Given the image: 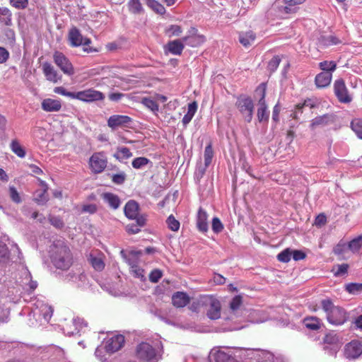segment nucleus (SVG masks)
<instances>
[{
    "label": "nucleus",
    "mask_w": 362,
    "mask_h": 362,
    "mask_svg": "<svg viewBox=\"0 0 362 362\" xmlns=\"http://www.w3.org/2000/svg\"><path fill=\"white\" fill-rule=\"evenodd\" d=\"M49 257L53 265L61 270L68 269L73 263V256L69 247L61 240L50 246Z\"/></svg>",
    "instance_id": "obj_1"
},
{
    "label": "nucleus",
    "mask_w": 362,
    "mask_h": 362,
    "mask_svg": "<svg viewBox=\"0 0 362 362\" xmlns=\"http://www.w3.org/2000/svg\"><path fill=\"white\" fill-rule=\"evenodd\" d=\"M54 92L71 99H77L86 103L100 101L105 98V95L102 92L93 88L78 92H70L67 91L64 88L59 86L54 88Z\"/></svg>",
    "instance_id": "obj_2"
},
{
    "label": "nucleus",
    "mask_w": 362,
    "mask_h": 362,
    "mask_svg": "<svg viewBox=\"0 0 362 362\" xmlns=\"http://www.w3.org/2000/svg\"><path fill=\"white\" fill-rule=\"evenodd\" d=\"M321 304L330 324L341 325L347 321L349 316L345 310L341 307L335 306L329 299L322 300Z\"/></svg>",
    "instance_id": "obj_3"
},
{
    "label": "nucleus",
    "mask_w": 362,
    "mask_h": 362,
    "mask_svg": "<svg viewBox=\"0 0 362 362\" xmlns=\"http://www.w3.org/2000/svg\"><path fill=\"white\" fill-rule=\"evenodd\" d=\"M139 205L134 200L128 201L124 207V212L126 217L130 220H135L139 226H145L147 220L146 214H139Z\"/></svg>",
    "instance_id": "obj_4"
},
{
    "label": "nucleus",
    "mask_w": 362,
    "mask_h": 362,
    "mask_svg": "<svg viewBox=\"0 0 362 362\" xmlns=\"http://www.w3.org/2000/svg\"><path fill=\"white\" fill-rule=\"evenodd\" d=\"M136 356L143 361L158 362L160 358V353L150 344L142 342L136 347Z\"/></svg>",
    "instance_id": "obj_5"
},
{
    "label": "nucleus",
    "mask_w": 362,
    "mask_h": 362,
    "mask_svg": "<svg viewBox=\"0 0 362 362\" xmlns=\"http://www.w3.org/2000/svg\"><path fill=\"white\" fill-rule=\"evenodd\" d=\"M235 106L244 119L248 123L250 122L252 119L254 110L252 100L248 96L242 95L237 99Z\"/></svg>",
    "instance_id": "obj_6"
},
{
    "label": "nucleus",
    "mask_w": 362,
    "mask_h": 362,
    "mask_svg": "<svg viewBox=\"0 0 362 362\" xmlns=\"http://www.w3.org/2000/svg\"><path fill=\"white\" fill-rule=\"evenodd\" d=\"M107 159L104 152L94 153L89 159L91 171L95 174L102 173L106 168Z\"/></svg>",
    "instance_id": "obj_7"
},
{
    "label": "nucleus",
    "mask_w": 362,
    "mask_h": 362,
    "mask_svg": "<svg viewBox=\"0 0 362 362\" xmlns=\"http://www.w3.org/2000/svg\"><path fill=\"white\" fill-rule=\"evenodd\" d=\"M32 310L35 317H37L38 318L42 317L46 321H49L53 314L52 306L40 299L35 300Z\"/></svg>",
    "instance_id": "obj_8"
},
{
    "label": "nucleus",
    "mask_w": 362,
    "mask_h": 362,
    "mask_svg": "<svg viewBox=\"0 0 362 362\" xmlns=\"http://www.w3.org/2000/svg\"><path fill=\"white\" fill-rule=\"evenodd\" d=\"M206 40L203 35L199 33L198 30L194 27H191L187 35L182 38V41L191 47H197L202 45Z\"/></svg>",
    "instance_id": "obj_9"
},
{
    "label": "nucleus",
    "mask_w": 362,
    "mask_h": 362,
    "mask_svg": "<svg viewBox=\"0 0 362 362\" xmlns=\"http://www.w3.org/2000/svg\"><path fill=\"white\" fill-rule=\"evenodd\" d=\"M334 92L339 102L349 103L352 100L343 79H337L334 83Z\"/></svg>",
    "instance_id": "obj_10"
},
{
    "label": "nucleus",
    "mask_w": 362,
    "mask_h": 362,
    "mask_svg": "<svg viewBox=\"0 0 362 362\" xmlns=\"http://www.w3.org/2000/svg\"><path fill=\"white\" fill-rule=\"evenodd\" d=\"M53 59L56 65L65 74L69 76L74 74V67L68 58L60 52H55L53 54Z\"/></svg>",
    "instance_id": "obj_11"
},
{
    "label": "nucleus",
    "mask_w": 362,
    "mask_h": 362,
    "mask_svg": "<svg viewBox=\"0 0 362 362\" xmlns=\"http://www.w3.org/2000/svg\"><path fill=\"white\" fill-rule=\"evenodd\" d=\"M261 93V98L258 101L257 118L259 122H267L269 117V111L265 101L266 90L265 88H257V92Z\"/></svg>",
    "instance_id": "obj_12"
},
{
    "label": "nucleus",
    "mask_w": 362,
    "mask_h": 362,
    "mask_svg": "<svg viewBox=\"0 0 362 362\" xmlns=\"http://www.w3.org/2000/svg\"><path fill=\"white\" fill-rule=\"evenodd\" d=\"M207 306L206 315L211 320H217L221 317V305L218 300L209 297L205 301Z\"/></svg>",
    "instance_id": "obj_13"
},
{
    "label": "nucleus",
    "mask_w": 362,
    "mask_h": 362,
    "mask_svg": "<svg viewBox=\"0 0 362 362\" xmlns=\"http://www.w3.org/2000/svg\"><path fill=\"white\" fill-rule=\"evenodd\" d=\"M68 39L72 47H79L81 45H88L91 41L89 38L83 37L80 30L74 27L69 32Z\"/></svg>",
    "instance_id": "obj_14"
},
{
    "label": "nucleus",
    "mask_w": 362,
    "mask_h": 362,
    "mask_svg": "<svg viewBox=\"0 0 362 362\" xmlns=\"http://www.w3.org/2000/svg\"><path fill=\"white\" fill-rule=\"evenodd\" d=\"M344 356L349 359H356L362 356V344L358 341L354 340L346 344Z\"/></svg>",
    "instance_id": "obj_15"
},
{
    "label": "nucleus",
    "mask_w": 362,
    "mask_h": 362,
    "mask_svg": "<svg viewBox=\"0 0 362 362\" xmlns=\"http://www.w3.org/2000/svg\"><path fill=\"white\" fill-rule=\"evenodd\" d=\"M306 0H284V5L277 6L279 15L296 13L298 11V6Z\"/></svg>",
    "instance_id": "obj_16"
},
{
    "label": "nucleus",
    "mask_w": 362,
    "mask_h": 362,
    "mask_svg": "<svg viewBox=\"0 0 362 362\" xmlns=\"http://www.w3.org/2000/svg\"><path fill=\"white\" fill-rule=\"evenodd\" d=\"M210 362H238L232 355L231 351L212 350L209 355Z\"/></svg>",
    "instance_id": "obj_17"
},
{
    "label": "nucleus",
    "mask_w": 362,
    "mask_h": 362,
    "mask_svg": "<svg viewBox=\"0 0 362 362\" xmlns=\"http://www.w3.org/2000/svg\"><path fill=\"white\" fill-rule=\"evenodd\" d=\"M124 344L123 335L117 334L108 339L105 342V349L108 353H115L119 350Z\"/></svg>",
    "instance_id": "obj_18"
},
{
    "label": "nucleus",
    "mask_w": 362,
    "mask_h": 362,
    "mask_svg": "<svg viewBox=\"0 0 362 362\" xmlns=\"http://www.w3.org/2000/svg\"><path fill=\"white\" fill-rule=\"evenodd\" d=\"M104 259V254L98 251H93L89 254L88 260L95 271L101 272L105 266Z\"/></svg>",
    "instance_id": "obj_19"
},
{
    "label": "nucleus",
    "mask_w": 362,
    "mask_h": 362,
    "mask_svg": "<svg viewBox=\"0 0 362 362\" xmlns=\"http://www.w3.org/2000/svg\"><path fill=\"white\" fill-rule=\"evenodd\" d=\"M21 285L22 286L29 292H33L37 287V283L32 279L30 272L27 268H23L21 270Z\"/></svg>",
    "instance_id": "obj_20"
},
{
    "label": "nucleus",
    "mask_w": 362,
    "mask_h": 362,
    "mask_svg": "<svg viewBox=\"0 0 362 362\" xmlns=\"http://www.w3.org/2000/svg\"><path fill=\"white\" fill-rule=\"evenodd\" d=\"M71 324L74 327V329H71V325H66V327L63 328L64 332L66 335L72 336L77 334L80 333L83 327L86 326V323L84 322V320L79 317L74 319Z\"/></svg>",
    "instance_id": "obj_21"
},
{
    "label": "nucleus",
    "mask_w": 362,
    "mask_h": 362,
    "mask_svg": "<svg viewBox=\"0 0 362 362\" xmlns=\"http://www.w3.org/2000/svg\"><path fill=\"white\" fill-rule=\"evenodd\" d=\"M132 122V119L126 115H112L107 120L108 126L112 129L126 125Z\"/></svg>",
    "instance_id": "obj_22"
},
{
    "label": "nucleus",
    "mask_w": 362,
    "mask_h": 362,
    "mask_svg": "<svg viewBox=\"0 0 362 362\" xmlns=\"http://www.w3.org/2000/svg\"><path fill=\"white\" fill-rule=\"evenodd\" d=\"M208 214L202 208H199L197 215V227L201 232L205 233L208 230Z\"/></svg>",
    "instance_id": "obj_23"
},
{
    "label": "nucleus",
    "mask_w": 362,
    "mask_h": 362,
    "mask_svg": "<svg viewBox=\"0 0 362 362\" xmlns=\"http://www.w3.org/2000/svg\"><path fill=\"white\" fill-rule=\"evenodd\" d=\"M183 43L182 39L170 41L165 46V49L173 54L180 55L185 48Z\"/></svg>",
    "instance_id": "obj_24"
},
{
    "label": "nucleus",
    "mask_w": 362,
    "mask_h": 362,
    "mask_svg": "<svg viewBox=\"0 0 362 362\" xmlns=\"http://www.w3.org/2000/svg\"><path fill=\"white\" fill-rule=\"evenodd\" d=\"M40 183L42 187V189L36 190L35 192V201L38 204H45L48 199L47 189L48 187L46 182L43 180H40Z\"/></svg>",
    "instance_id": "obj_25"
},
{
    "label": "nucleus",
    "mask_w": 362,
    "mask_h": 362,
    "mask_svg": "<svg viewBox=\"0 0 362 362\" xmlns=\"http://www.w3.org/2000/svg\"><path fill=\"white\" fill-rule=\"evenodd\" d=\"M42 108L46 112H57L62 108L60 100L46 98L42 102Z\"/></svg>",
    "instance_id": "obj_26"
},
{
    "label": "nucleus",
    "mask_w": 362,
    "mask_h": 362,
    "mask_svg": "<svg viewBox=\"0 0 362 362\" xmlns=\"http://www.w3.org/2000/svg\"><path fill=\"white\" fill-rule=\"evenodd\" d=\"M42 71L47 81H49L52 83H57L59 80L57 71L54 69L51 64L48 62L43 63Z\"/></svg>",
    "instance_id": "obj_27"
},
{
    "label": "nucleus",
    "mask_w": 362,
    "mask_h": 362,
    "mask_svg": "<svg viewBox=\"0 0 362 362\" xmlns=\"http://www.w3.org/2000/svg\"><path fill=\"white\" fill-rule=\"evenodd\" d=\"M102 198L103 201L108 204V206L113 209H117L119 207L121 204V201L119 197L113 193L111 192H105L102 194Z\"/></svg>",
    "instance_id": "obj_28"
},
{
    "label": "nucleus",
    "mask_w": 362,
    "mask_h": 362,
    "mask_svg": "<svg viewBox=\"0 0 362 362\" xmlns=\"http://www.w3.org/2000/svg\"><path fill=\"white\" fill-rule=\"evenodd\" d=\"M332 78V73L321 72L315 76V82L318 88H325L330 84Z\"/></svg>",
    "instance_id": "obj_29"
},
{
    "label": "nucleus",
    "mask_w": 362,
    "mask_h": 362,
    "mask_svg": "<svg viewBox=\"0 0 362 362\" xmlns=\"http://www.w3.org/2000/svg\"><path fill=\"white\" fill-rule=\"evenodd\" d=\"M173 304L177 308L185 307L189 301L188 296L183 292H177L172 297Z\"/></svg>",
    "instance_id": "obj_30"
},
{
    "label": "nucleus",
    "mask_w": 362,
    "mask_h": 362,
    "mask_svg": "<svg viewBox=\"0 0 362 362\" xmlns=\"http://www.w3.org/2000/svg\"><path fill=\"white\" fill-rule=\"evenodd\" d=\"M255 39L256 35L251 30L242 32L239 34V41L245 47L250 46Z\"/></svg>",
    "instance_id": "obj_31"
},
{
    "label": "nucleus",
    "mask_w": 362,
    "mask_h": 362,
    "mask_svg": "<svg viewBox=\"0 0 362 362\" xmlns=\"http://www.w3.org/2000/svg\"><path fill=\"white\" fill-rule=\"evenodd\" d=\"M197 110V104L196 102H192L188 104L187 112L184 115L182 120L184 126H187L191 122Z\"/></svg>",
    "instance_id": "obj_32"
},
{
    "label": "nucleus",
    "mask_w": 362,
    "mask_h": 362,
    "mask_svg": "<svg viewBox=\"0 0 362 362\" xmlns=\"http://www.w3.org/2000/svg\"><path fill=\"white\" fill-rule=\"evenodd\" d=\"M243 305V297L240 295L234 296L229 303V308L231 313L235 314Z\"/></svg>",
    "instance_id": "obj_33"
},
{
    "label": "nucleus",
    "mask_w": 362,
    "mask_h": 362,
    "mask_svg": "<svg viewBox=\"0 0 362 362\" xmlns=\"http://www.w3.org/2000/svg\"><path fill=\"white\" fill-rule=\"evenodd\" d=\"M348 248L353 253H360L362 250V235L351 240L348 244Z\"/></svg>",
    "instance_id": "obj_34"
},
{
    "label": "nucleus",
    "mask_w": 362,
    "mask_h": 362,
    "mask_svg": "<svg viewBox=\"0 0 362 362\" xmlns=\"http://www.w3.org/2000/svg\"><path fill=\"white\" fill-rule=\"evenodd\" d=\"M11 151L20 158L25 156V151L17 140H13L11 143Z\"/></svg>",
    "instance_id": "obj_35"
},
{
    "label": "nucleus",
    "mask_w": 362,
    "mask_h": 362,
    "mask_svg": "<svg viewBox=\"0 0 362 362\" xmlns=\"http://www.w3.org/2000/svg\"><path fill=\"white\" fill-rule=\"evenodd\" d=\"M146 5L152 10L159 14H163L165 12V7L156 0H145Z\"/></svg>",
    "instance_id": "obj_36"
},
{
    "label": "nucleus",
    "mask_w": 362,
    "mask_h": 362,
    "mask_svg": "<svg viewBox=\"0 0 362 362\" xmlns=\"http://www.w3.org/2000/svg\"><path fill=\"white\" fill-rule=\"evenodd\" d=\"M132 156V153L127 147L118 148L117 153L114 155V157L119 160L127 159Z\"/></svg>",
    "instance_id": "obj_37"
},
{
    "label": "nucleus",
    "mask_w": 362,
    "mask_h": 362,
    "mask_svg": "<svg viewBox=\"0 0 362 362\" xmlns=\"http://www.w3.org/2000/svg\"><path fill=\"white\" fill-rule=\"evenodd\" d=\"M351 128L356 136L362 139V119L356 118L351 121Z\"/></svg>",
    "instance_id": "obj_38"
},
{
    "label": "nucleus",
    "mask_w": 362,
    "mask_h": 362,
    "mask_svg": "<svg viewBox=\"0 0 362 362\" xmlns=\"http://www.w3.org/2000/svg\"><path fill=\"white\" fill-rule=\"evenodd\" d=\"M319 67L323 72L332 73L337 69V63L334 61H323L319 63Z\"/></svg>",
    "instance_id": "obj_39"
},
{
    "label": "nucleus",
    "mask_w": 362,
    "mask_h": 362,
    "mask_svg": "<svg viewBox=\"0 0 362 362\" xmlns=\"http://www.w3.org/2000/svg\"><path fill=\"white\" fill-rule=\"evenodd\" d=\"M141 103L148 109L151 110L153 112H157L158 111V105L157 103L149 98H142L141 100Z\"/></svg>",
    "instance_id": "obj_40"
},
{
    "label": "nucleus",
    "mask_w": 362,
    "mask_h": 362,
    "mask_svg": "<svg viewBox=\"0 0 362 362\" xmlns=\"http://www.w3.org/2000/svg\"><path fill=\"white\" fill-rule=\"evenodd\" d=\"M339 42V40L333 35L323 36L320 39V43L325 47L337 45Z\"/></svg>",
    "instance_id": "obj_41"
},
{
    "label": "nucleus",
    "mask_w": 362,
    "mask_h": 362,
    "mask_svg": "<svg viewBox=\"0 0 362 362\" xmlns=\"http://www.w3.org/2000/svg\"><path fill=\"white\" fill-rule=\"evenodd\" d=\"M305 327L311 330H317L320 327V323L316 317H308L304 320Z\"/></svg>",
    "instance_id": "obj_42"
},
{
    "label": "nucleus",
    "mask_w": 362,
    "mask_h": 362,
    "mask_svg": "<svg viewBox=\"0 0 362 362\" xmlns=\"http://www.w3.org/2000/svg\"><path fill=\"white\" fill-rule=\"evenodd\" d=\"M182 33V28L178 25H171L165 29V34L169 37H177Z\"/></svg>",
    "instance_id": "obj_43"
},
{
    "label": "nucleus",
    "mask_w": 362,
    "mask_h": 362,
    "mask_svg": "<svg viewBox=\"0 0 362 362\" xmlns=\"http://www.w3.org/2000/svg\"><path fill=\"white\" fill-rule=\"evenodd\" d=\"M129 11L133 13H140L143 11L139 0H130L128 3Z\"/></svg>",
    "instance_id": "obj_44"
},
{
    "label": "nucleus",
    "mask_w": 362,
    "mask_h": 362,
    "mask_svg": "<svg viewBox=\"0 0 362 362\" xmlns=\"http://www.w3.org/2000/svg\"><path fill=\"white\" fill-rule=\"evenodd\" d=\"M339 341V337L334 333H329L324 338L325 344L333 345L335 348L338 347Z\"/></svg>",
    "instance_id": "obj_45"
},
{
    "label": "nucleus",
    "mask_w": 362,
    "mask_h": 362,
    "mask_svg": "<svg viewBox=\"0 0 362 362\" xmlns=\"http://www.w3.org/2000/svg\"><path fill=\"white\" fill-rule=\"evenodd\" d=\"M292 256V250L286 248L277 255V259L284 263H287L291 260Z\"/></svg>",
    "instance_id": "obj_46"
},
{
    "label": "nucleus",
    "mask_w": 362,
    "mask_h": 362,
    "mask_svg": "<svg viewBox=\"0 0 362 362\" xmlns=\"http://www.w3.org/2000/svg\"><path fill=\"white\" fill-rule=\"evenodd\" d=\"M349 265L347 264H337L334 267L332 272L335 276H341L347 273Z\"/></svg>",
    "instance_id": "obj_47"
},
{
    "label": "nucleus",
    "mask_w": 362,
    "mask_h": 362,
    "mask_svg": "<svg viewBox=\"0 0 362 362\" xmlns=\"http://www.w3.org/2000/svg\"><path fill=\"white\" fill-rule=\"evenodd\" d=\"M214 152L211 144H209L206 146L204 154V165H206V167H208L211 164Z\"/></svg>",
    "instance_id": "obj_48"
},
{
    "label": "nucleus",
    "mask_w": 362,
    "mask_h": 362,
    "mask_svg": "<svg viewBox=\"0 0 362 362\" xmlns=\"http://www.w3.org/2000/svg\"><path fill=\"white\" fill-rule=\"evenodd\" d=\"M150 160L145 157H139L133 160L132 165L135 169H141L146 166Z\"/></svg>",
    "instance_id": "obj_49"
},
{
    "label": "nucleus",
    "mask_w": 362,
    "mask_h": 362,
    "mask_svg": "<svg viewBox=\"0 0 362 362\" xmlns=\"http://www.w3.org/2000/svg\"><path fill=\"white\" fill-rule=\"evenodd\" d=\"M9 250L7 245L0 242V263L5 262L9 258Z\"/></svg>",
    "instance_id": "obj_50"
},
{
    "label": "nucleus",
    "mask_w": 362,
    "mask_h": 362,
    "mask_svg": "<svg viewBox=\"0 0 362 362\" xmlns=\"http://www.w3.org/2000/svg\"><path fill=\"white\" fill-rule=\"evenodd\" d=\"M346 290L351 294H358L362 292V284L351 283L346 286Z\"/></svg>",
    "instance_id": "obj_51"
},
{
    "label": "nucleus",
    "mask_w": 362,
    "mask_h": 362,
    "mask_svg": "<svg viewBox=\"0 0 362 362\" xmlns=\"http://www.w3.org/2000/svg\"><path fill=\"white\" fill-rule=\"evenodd\" d=\"M166 223L168 228L173 231H177L180 228V222L173 215L168 216Z\"/></svg>",
    "instance_id": "obj_52"
},
{
    "label": "nucleus",
    "mask_w": 362,
    "mask_h": 362,
    "mask_svg": "<svg viewBox=\"0 0 362 362\" xmlns=\"http://www.w3.org/2000/svg\"><path fill=\"white\" fill-rule=\"evenodd\" d=\"M328 119L329 116L327 115L317 117L312 120L311 126L315 127L317 126L325 125L328 123Z\"/></svg>",
    "instance_id": "obj_53"
},
{
    "label": "nucleus",
    "mask_w": 362,
    "mask_h": 362,
    "mask_svg": "<svg viewBox=\"0 0 362 362\" xmlns=\"http://www.w3.org/2000/svg\"><path fill=\"white\" fill-rule=\"evenodd\" d=\"M9 196L11 199L16 204H20L22 202L21 197L17 189L13 186L9 187Z\"/></svg>",
    "instance_id": "obj_54"
},
{
    "label": "nucleus",
    "mask_w": 362,
    "mask_h": 362,
    "mask_svg": "<svg viewBox=\"0 0 362 362\" xmlns=\"http://www.w3.org/2000/svg\"><path fill=\"white\" fill-rule=\"evenodd\" d=\"M131 272L134 275V277L138 278L141 280L145 279L144 276V270L141 269L138 264H134L132 269H131Z\"/></svg>",
    "instance_id": "obj_55"
},
{
    "label": "nucleus",
    "mask_w": 362,
    "mask_h": 362,
    "mask_svg": "<svg viewBox=\"0 0 362 362\" xmlns=\"http://www.w3.org/2000/svg\"><path fill=\"white\" fill-rule=\"evenodd\" d=\"M211 228L215 233H219L223 230V225L218 217L213 218Z\"/></svg>",
    "instance_id": "obj_56"
},
{
    "label": "nucleus",
    "mask_w": 362,
    "mask_h": 362,
    "mask_svg": "<svg viewBox=\"0 0 362 362\" xmlns=\"http://www.w3.org/2000/svg\"><path fill=\"white\" fill-rule=\"evenodd\" d=\"M10 4L17 9H24L28 5V0H9Z\"/></svg>",
    "instance_id": "obj_57"
},
{
    "label": "nucleus",
    "mask_w": 362,
    "mask_h": 362,
    "mask_svg": "<svg viewBox=\"0 0 362 362\" xmlns=\"http://www.w3.org/2000/svg\"><path fill=\"white\" fill-rule=\"evenodd\" d=\"M126 174L124 172H121L118 174H115L112 176V181L117 185H122L126 180Z\"/></svg>",
    "instance_id": "obj_58"
},
{
    "label": "nucleus",
    "mask_w": 362,
    "mask_h": 362,
    "mask_svg": "<svg viewBox=\"0 0 362 362\" xmlns=\"http://www.w3.org/2000/svg\"><path fill=\"white\" fill-rule=\"evenodd\" d=\"M162 272L160 269H154L149 274V280L152 283H157L162 277Z\"/></svg>",
    "instance_id": "obj_59"
},
{
    "label": "nucleus",
    "mask_w": 362,
    "mask_h": 362,
    "mask_svg": "<svg viewBox=\"0 0 362 362\" xmlns=\"http://www.w3.org/2000/svg\"><path fill=\"white\" fill-rule=\"evenodd\" d=\"M144 226H139L137 223L136 224H129L126 227V230L129 234H136L141 231V228Z\"/></svg>",
    "instance_id": "obj_60"
},
{
    "label": "nucleus",
    "mask_w": 362,
    "mask_h": 362,
    "mask_svg": "<svg viewBox=\"0 0 362 362\" xmlns=\"http://www.w3.org/2000/svg\"><path fill=\"white\" fill-rule=\"evenodd\" d=\"M280 62L281 59L278 56L274 57L268 64L269 69L272 71H274L279 66Z\"/></svg>",
    "instance_id": "obj_61"
},
{
    "label": "nucleus",
    "mask_w": 362,
    "mask_h": 362,
    "mask_svg": "<svg viewBox=\"0 0 362 362\" xmlns=\"http://www.w3.org/2000/svg\"><path fill=\"white\" fill-rule=\"evenodd\" d=\"M305 106H309L310 108L313 107V105L311 104L310 100H305V102L303 103H299L296 105V111L293 113V117L297 118V115H298V112H301L302 109Z\"/></svg>",
    "instance_id": "obj_62"
},
{
    "label": "nucleus",
    "mask_w": 362,
    "mask_h": 362,
    "mask_svg": "<svg viewBox=\"0 0 362 362\" xmlns=\"http://www.w3.org/2000/svg\"><path fill=\"white\" fill-rule=\"evenodd\" d=\"M9 57V52L2 47H0V64H3L7 61Z\"/></svg>",
    "instance_id": "obj_63"
},
{
    "label": "nucleus",
    "mask_w": 362,
    "mask_h": 362,
    "mask_svg": "<svg viewBox=\"0 0 362 362\" xmlns=\"http://www.w3.org/2000/svg\"><path fill=\"white\" fill-rule=\"evenodd\" d=\"M293 259L296 261L303 259L305 254L301 250H292Z\"/></svg>",
    "instance_id": "obj_64"
}]
</instances>
